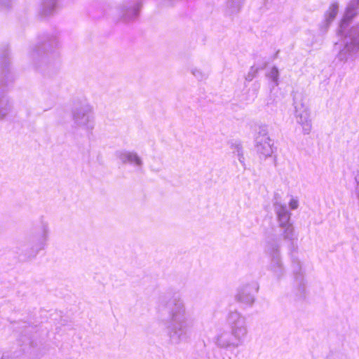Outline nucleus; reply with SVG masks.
<instances>
[{"instance_id":"nucleus-4","label":"nucleus","mask_w":359,"mask_h":359,"mask_svg":"<svg viewBox=\"0 0 359 359\" xmlns=\"http://www.w3.org/2000/svg\"><path fill=\"white\" fill-rule=\"evenodd\" d=\"M284 216L286 217V219H288L287 215H285Z\"/></svg>"},{"instance_id":"nucleus-2","label":"nucleus","mask_w":359,"mask_h":359,"mask_svg":"<svg viewBox=\"0 0 359 359\" xmlns=\"http://www.w3.org/2000/svg\"><path fill=\"white\" fill-rule=\"evenodd\" d=\"M130 161L134 162L137 165H140L141 164L140 158L138 156H135V155L131 156Z\"/></svg>"},{"instance_id":"nucleus-3","label":"nucleus","mask_w":359,"mask_h":359,"mask_svg":"<svg viewBox=\"0 0 359 359\" xmlns=\"http://www.w3.org/2000/svg\"><path fill=\"white\" fill-rule=\"evenodd\" d=\"M290 206L292 209H296L298 206V202L296 200H291L290 202Z\"/></svg>"},{"instance_id":"nucleus-1","label":"nucleus","mask_w":359,"mask_h":359,"mask_svg":"<svg viewBox=\"0 0 359 359\" xmlns=\"http://www.w3.org/2000/svg\"><path fill=\"white\" fill-rule=\"evenodd\" d=\"M303 129L304 130L305 133H309V132L311 130V124L309 123H304L302 124Z\"/></svg>"}]
</instances>
